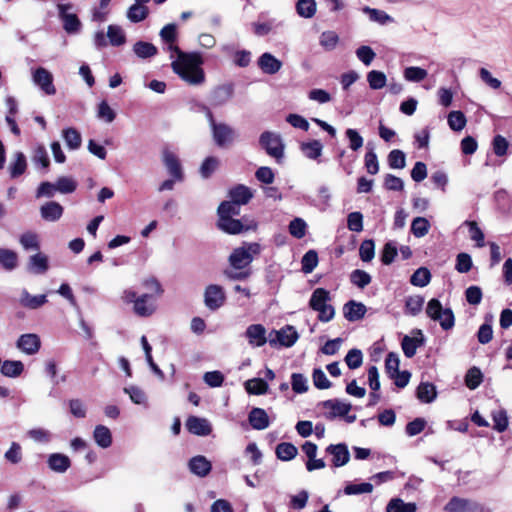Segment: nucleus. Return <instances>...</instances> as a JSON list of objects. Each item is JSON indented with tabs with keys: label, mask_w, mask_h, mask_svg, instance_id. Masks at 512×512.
Masks as SVG:
<instances>
[{
	"label": "nucleus",
	"mask_w": 512,
	"mask_h": 512,
	"mask_svg": "<svg viewBox=\"0 0 512 512\" xmlns=\"http://www.w3.org/2000/svg\"><path fill=\"white\" fill-rule=\"evenodd\" d=\"M165 49L171 53L170 58H174V53L177 58L171 63L172 70L182 80L191 84L199 85L204 82L205 74L200 67L203 64V58L199 52H183L176 42H164Z\"/></svg>",
	"instance_id": "obj_1"
},
{
	"label": "nucleus",
	"mask_w": 512,
	"mask_h": 512,
	"mask_svg": "<svg viewBox=\"0 0 512 512\" xmlns=\"http://www.w3.org/2000/svg\"><path fill=\"white\" fill-rule=\"evenodd\" d=\"M206 116L208 118L212 138L216 146L220 148H228L238 141V131L224 122H216L209 108H206Z\"/></svg>",
	"instance_id": "obj_2"
},
{
	"label": "nucleus",
	"mask_w": 512,
	"mask_h": 512,
	"mask_svg": "<svg viewBox=\"0 0 512 512\" xmlns=\"http://www.w3.org/2000/svg\"><path fill=\"white\" fill-rule=\"evenodd\" d=\"M56 8L63 30L69 35L79 34L82 30V23L76 13L75 5L71 2L57 1Z\"/></svg>",
	"instance_id": "obj_3"
},
{
	"label": "nucleus",
	"mask_w": 512,
	"mask_h": 512,
	"mask_svg": "<svg viewBox=\"0 0 512 512\" xmlns=\"http://www.w3.org/2000/svg\"><path fill=\"white\" fill-rule=\"evenodd\" d=\"M261 252L260 244L256 242H245L241 247L235 248L229 256V263L232 268L242 270L248 267L254 257Z\"/></svg>",
	"instance_id": "obj_4"
},
{
	"label": "nucleus",
	"mask_w": 512,
	"mask_h": 512,
	"mask_svg": "<svg viewBox=\"0 0 512 512\" xmlns=\"http://www.w3.org/2000/svg\"><path fill=\"white\" fill-rule=\"evenodd\" d=\"M426 314L434 321L439 322L444 330L453 328L455 318L450 308H443L438 299H431L426 307Z\"/></svg>",
	"instance_id": "obj_5"
},
{
	"label": "nucleus",
	"mask_w": 512,
	"mask_h": 512,
	"mask_svg": "<svg viewBox=\"0 0 512 512\" xmlns=\"http://www.w3.org/2000/svg\"><path fill=\"white\" fill-rule=\"evenodd\" d=\"M260 146L277 162L284 157V143L278 133L265 131L259 137Z\"/></svg>",
	"instance_id": "obj_6"
},
{
	"label": "nucleus",
	"mask_w": 512,
	"mask_h": 512,
	"mask_svg": "<svg viewBox=\"0 0 512 512\" xmlns=\"http://www.w3.org/2000/svg\"><path fill=\"white\" fill-rule=\"evenodd\" d=\"M225 300L226 294L222 286L217 284H210L205 288L204 303L209 310H218L224 305Z\"/></svg>",
	"instance_id": "obj_7"
},
{
	"label": "nucleus",
	"mask_w": 512,
	"mask_h": 512,
	"mask_svg": "<svg viewBox=\"0 0 512 512\" xmlns=\"http://www.w3.org/2000/svg\"><path fill=\"white\" fill-rule=\"evenodd\" d=\"M217 227L227 234L236 235L252 229L255 225L246 223L244 218L239 220L233 217H218Z\"/></svg>",
	"instance_id": "obj_8"
},
{
	"label": "nucleus",
	"mask_w": 512,
	"mask_h": 512,
	"mask_svg": "<svg viewBox=\"0 0 512 512\" xmlns=\"http://www.w3.org/2000/svg\"><path fill=\"white\" fill-rule=\"evenodd\" d=\"M323 407L325 409L326 418L335 419L338 417H346L347 422H352V417L348 416V413L351 410V405L349 403L333 399L323 402Z\"/></svg>",
	"instance_id": "obj_9"
},
{
	"label": "nucleus",
	"mask_w": 512,
	"mask_h": 512,
	"mask_svg": "<svg viewBox=\"0 0 512 512\" xmlns=\"http://www.w3.org/2000/svg\"><path fill=\"white\" fill-rule=\"evenodd\" d=\"M32 81L46 95H54L56 88L53 84V75L45 68L39 67L32 72Z\"/></svg>",
	"instance_id": "obj_10"
},
{
	"label": "nucleus",
	"mask_w": 512,
	"mask_h": 512,
	"mask_svg": "<svg viewBox=\"0 0 512 512\" xmlns=\"http://www.w3.org/2000/svg\"><path fill=\"white\" fill-rule=\"evenodd\" d=\"M162 161L170 177H173L179 182L184 181L183 168L175 153L165 149L162 153Z\"/></svg>",
	"instance_id": "obj_11"
},
{
	"label": "nucleus",
	"mask_w": 512,
	"mask_h": 512,
	"mask_svg": "<svg viewBox=\"0 0 512 512\" xmlns=\"http://www.w3.org/2000/svg\"><path fill=\"white\" fill-rule=\"evenodd\" d=\"M234 95V86L231 83L215 87L209 96V103L213 107H221L228 103Z\"/></svg>",
	"instance_id": "obj_12"
},
{
	"label": "nucleus",
	"mask_w": 512,
	"mask_h": 512,
	"mask_svg": "<svg viewBox=\"0 0 512 512\" xmlns=\"http://www.w3.org/2000/svg\"><path fill=\"white\" fill-rule=\"evenodd\" d=\"M274 334L275 338L269 339L270 344L275 345L276 343H279L284 347L293 346L299 337L296 329L291 325H286L280 330L274 331Z\"/></svg>",
	"instance_id": "obj_13"
},
{
	"label": "nucleus",
	"mask_w": 512,
	"mask_h": 512,
	"mask_svg": "<svg viewBox=\"0 0 512 512\" xmlns=\"http://www.w3.org/2000/svg\"><path fill=\"white\" fill-rule=\"evenodd\" d=\"M16 347L27 355H34L39 351L41 341L34 333L22 334L16 342Z\"/></svg>",
	"instance_id": "obj_14"
},
{
	"label": "nucleus",
	"mask_w": 512,
	"mask_h": 512,
	"mask_svg": "<svg viewBox=\"0 0 512 512\" xmlns=\"http://www.w3.org/2000/svg\"><path fill=\"white\" fill-rule=\"evenodd\" d=\"M133 311L140 317L151 316L156 311V304L152 294H142L133 305Z\"/></svg>",
	"instance_id": "obj_15"
},
{
	"label": "nucleus",
	"mask_w": 512,
	"mask_h": 512,
	"mask_svg": "<svg viewBox=\"0 0 512 512\" xmlns=\"http://www.w3.org/2000/svg\"><path fill=\"white\" fill-rule=\"evenodd\" d=\"M446 512H481V507L472 501L453 497L444 507Z\"/></svg>",
	"instance_id": "obj_16"
},
{
	"label": "nucleus",
	"mask_w": 512,
	"mask_h": 512,
	"mask_svg": "<svg viewBox=\"0 0 512 512\" xmlns=\"http://www.w3.org/2000/svg\"><path fill=\"white\" fill-rule=\"evenodd\" d=\"M245 337L252 347H262L267 342L266 329L262 324L249 325Z\"/></svg>",
	"instance_id": "obj_17"
},
{
	"label": "nucleus",
	"mask_w": 512,
	"mask_h": 512,
	"mask_svg": "<svg viewBox=\"0 0 512 512\" xmlns=\"http://www.w3.org/2000/svg\"><path fill=\"white\" fill-rule=\"evenodd\" d=\"M187 430L198 436H208L212 432L210 422L205 418L190 416L186 421Z\"/></svg>",
	"instance_id": "obj_18"
},
{
	"label": "nucleus",
	"mask_w": 512,
	"mask_h": 512,
	"mask_svg": "<svg viewBox=\"0 0 512 512\" xmlns=\"http://www.w3.org/2000/svg\"><path fill=\"white\" fill-rule=\"evenodd\" d=\"M261 71L268 75L278 73L282 68V62L269 52L263 53L257 61Z\"/></svg>",
	"instance_id": "obj_19"
},
{
	"label": "nucleus",
	"mask_w": 512,
	"mask_h": 512,
	"mask_svg": "<svg viewBox=\"0 0 512 512\" xmlns=\"http://www.w3.org/2000/svg\"><path fill=\"white\" fill-rule=\"evenodd\" d=\"M47 295H31L26 289H22L19 297V303L22 307L35 310L47 303Z\"/></svg>",
	"instance_id": "obj_20"
},
{
	"label": "nucleus",
	"mask_w": 512,
	"mask_h": 512,
	"mask_svg": "<svg viewBox=\"0 0 512 512\" xmlns=\"http://www.w3.org/2000/svg\"><path fill=\"white\" fill-rule=\"evenodd\" d=\"M27 169V159L23 152L17 151L13 154L8 166V172L12 179L18 178Z\"/></svg>",
	"instance_id": "obj_21"
},
{
	"label": "nucleus",
	"mask_w": 512,
	"mask_h": 512,
	"mask_svg": "<svg viewBox=\"0 0 512 512\" xmlns=\"http://www.w3.org/2000/svg\"><path fill=\"white\" fill-rule=\"evenodd\" d=\"M326 451L332 456V463L336 467L343 466L349 462L350 453L345 444L329 445Z\"/></svg>",
	"instance_id": "obj_22"
},
{
	"label": "nucleus",
	"mask_w": 512,
	"mask_h": 512,
	"mask_svg": "<svg viewBox=\"0 0 512 512\" xmlns=\"http://www.w3.org/2000/svg\"><path fill=\"white\" fill-rule=\"evenodd\" d=\"M48 467L56 473H65L71 467L70 458L62 453H52L47 458Z\"/></svg>",
	"instance_id": "obj_23"
},
{
	"label": "nucleus",
	"mask_w": 512,
	"mask_h": 512,
	"mask_svg": "<svg viewBox=\"0 0 512 512\" xmlns=\"http://www.w3.org/2000/svg\"><path fill=\"white\" fill-rule=\"evenodd\" d=\"M188 467L191 473L197 475L198 477L207 476L212 469L211 462L202 455L192 457L189 460Z\"/></svg>",
	"instance_id": "obj_24"
},
{
	"label": "nucleus",
	"mask_w": 512,
	"mask_h": 512,
	"mask_svg": "<svg viewBox=\"0 0 512 512\" xmlns=\"http://www.w3.org/2000/svg\"><path fill=\"white\" fill-rule=\"evenodd\" d=\"M250 425L255 430H264L269 427V417L262 408H252L248 415Z\"/></svg>",
	"instance_id": "obj_25"
},
{
	"label": "nucleus",
	"mask_w": 512,
	"mask_h": 512,
	"mask_svg": "<svg viewBox=\"0 0 512 512\" xmlns=\"http://www.w3.org/2000/svg\"><path fill=\"white\" fill-rule=\"evenodd\" d=\"M41 217L46 221H57L63 214V207L54 201L45 203L40 208Z\"/></svg>",
	"instance_id": "obj_26"
},
{
	"label": "nucleus",
	"mask_w": 512,
	"mask_h": 512,
	"mask_svg": "<svg viewBox=\"0 0 512 512\" xmlns=\"http://www.w3.org/2000/svg\"><path fill=\"white\" fill-rule=\"evenodd\" d=\"M229 196L231 199L230 201L239 205H245L251 200L253 193L250 188L240 184L230 190Z\"/></svg>",
	"instance_id": "obj_27"
},
{
	"label": "nucleus",
	"mask_w": 512,
	"mask_h": 512,
	"mask_svg": "<svg viewBox=\"0 0 512 512\" xmlns=\"http://www.w3.org/2000/svg\"><path fill=\"white\" fill-rule=\"evenodd\" d=\"M93 439L95 443L103 448H109L112 444V434L108 427L97 425L93 431Z\"/></svg>",
	"instance_id": "obj_28"
},
{
	"label": "nucleus",
	"mask_w": 512,
	"mask_h": 512,
	"mask_svg": "<svg viewBox=\"0 0 512 512\" xmlns=\"http://www.w3.org/2000/svg\"><path fill=\"white\" fill-rule=\"evenodd\" d=\"M144 1H136L131 5L127 11V18L132 23H139L145 20L148 16L149 10L146 6L142 5Z\"/></svg>",
	"instance_id": "obj_29"
},
{
	"label": "nucleus",
	"mask_w": 512,
	"mask_h": 512,
	"mask_svg": "<svg viewBox=\"0 0 512 512\" xmlns=\"http://www.w3.org/2000/svg\"><path fill=\"white\" fill-rule=\"evenodd\" d=\"M48 267V258L42 253H36L29 258L28 269L34 274H43Z\"/></svg>",
	"instance_id": "obj_30"
},
{
	"label": "nucleus",
	"mask_w": 512,
	"mask_h": 512,
	"mask_svg": "<svg viewBox=\"0 0 512 512\" xmlns=\"http://www.w3.org/2000/svg\"><path fill=\"white\" fill-rule=\"evenodd\" d=\"M133 52L140 59H148L154 57L157 54L158 49L150 42L137 41L133 45Z\"/></svg>",
	"instance_id": "obj_31"
},
{
	"label": "nucleus",
	"mask_w": 512,
	"mask_h": 512,
	"mask_svg": "<svg viewBox=\"0 0 512 512\" xmlns=\"http://www.w3.org/2000/svg\"><path fill=\"white\" fill-rule=\"evenodd\" d=\"M283 25V22L276 19H269L266 22H255L252 24L253 31L257 36L263 37L269 33L276 31Z\"/></svg>",
	"instance_id": "obj_32"
},
{
	"label": "nucleus",
	"mask_w": 512,
	"mask_h": 512,
	"mask_svg": "<svg viewBox=\"0 0 512 512\" xmlns=\"http://www.w3.org/2000/svg\"><path fill=\"white\" fill-rule=\"evenodd\" d=\"M24 371V364L19 360H5L1 365V373L10 378H16Z\"/></svg>",
	"instance_id": "obj_33"
},
{
	"label": "nucleus",
	"mask_w": 512,
	"mask_h": 512,
	"mask_svg": "<svg viewBox=\"0 0 512 512\" xmlns=\"http://www.w3.org/2000/svg\"><path fill=\"white\" fill-rule=\"evenodd\" d=\"M275 453L281 461H290L298 454L297 447L289 442H282L276 446Z\"/></svg>",
	"instance_id": "obj_34"
},
{
	"label": "nucleus",
	"mask_w": 512,
	"mask_h": 512,
	"mask_svg": "<svg viewBox=\"0 0 512 512\" xmlns=\"http://www.w3.org/2000/svg\"><path fill=\"white\" fill-rule=\"evenodd\" d=\"M417 505L413 502H404L401 498H392L387 506L386 512H416Z\"/></svg>",
	"instance_id": "obj_35"
},
{
	"label": "nucleus",
	"mask_w": 512,
	"mask_h": 512,
	"mask_svg": "<svg viewBox=\"0 0 512 512\" xmlns=\"http://www.w3.org/2000/svg\"><path fill=\"white\" fill-rule=\"evenodd\" d=\"M421 338L405 336L402 339V350L406 357L411 358L416 354L417 348L423 344L421 331L418 332Z\"/></svg>",
	"instance_id": "obj_36"
},
{
	"label": "nucleus",
	"mask_w": 512,
	"mask_h": 512,
	"mask_svg": "<svg viewBox=\"0 0 512 512\" xmlns=\"http://www.w3.org/2000/svg\"><path fill=\"white\" fill-rule=\"evenodd\" d=\"M300 149L307 158L316 160L322 154L323 145L318 140H312L301 143Z\"/></svg>",
	"instance_id": "obj_37"
},
{
	"label": "nucleus",
	"mask_w": 512,
	"mask_h": 512,
	"mask_svg": "<svg viewBox=\"0 0 512 512\" xmlns=\"http://www.w3.org/2000/svg\"><path fill=\"white\" fill-rule=\"evenodd\" d=\"M362 11L366 15H368L370 21L378 23L380 25H386L394 21V19L383 10L370 8L366 6L362 8Z\"/></svg>",
	"instance_id": "obj_38"
},
{
	"label": "nucleus",
	"mask_w": 512,
	"mask_h": 512,
	"mask_svg": "<svg viewBox=\"0 0 512 512\" xmlns=\"http://www.w3.org/2000/svg\"><path fill=\"white\" fill-rule=\"evenodd\" d=\"M437 396L436 388L432 383L422 382L417 388V398L423 403H431Z\"/></svg>",
	"instance_id": "obj_39"
},
{
	"label": "nucleus",
	"mask_w": 512,
	"mask_h": 512,
	"mask_svg": "<svg viewBox=\"0 0 512 512\" xmlns=\"http://www.w3.org/2000/svg\"><path fill=\"white\" fill-rule=\"evenodd\" d=\"M18 256L13 250L0 248V265L7 271H12L17 267Z\"/></svg>",
	"instance_id": "obj_40"
},
{
	"label": "nucleus",
	"mask_w": 512,
	"mask_h": 512,
	"mask_svg": "<svg viewBox=\"0 0 512 512\" xmlns=\"http://www.w3.org/2000/svg\"><path fill=\"white\" fill-rule=\"evenodd\" d=\"M107 38L112 46H121L126 42V35L122 27L118 25H109L107 28Z\"/></svg>",
	"instance_id": "obj_41"
},
{
	"label": "nucleus",
	"mask_w": 512,
	"mask_h": 512,
	"mask_svg": "<svg viewBox=\"0 0 512 512\" xmlns=\"http://www.w3.org/2000/svg\"><path fill=\"white\" fill-rule=\"evenodd\" d=\"M246 391L253 395H263L268 391V384L261 378L249 379L244 384Z\"/></svg>",
	"instance_id": "obj_42"
},
{
	"label": "nucleus",
	"mask_w": 512,
	"mask_h": 512,
	"mask_svg": "<svg viewBox=\"0 0 512 512\" xmlns=\"http://www.w3.org/2000/svg\"><path fill=\"white\" fill-rule=\"evenodd\" d=\"M296 12L302 18H312L316 13L315 0H298L296 2Z\"/></svg>",
	"instance_id": "obj_43"
},
{
	"label": "nucleus",
	"mask_w": 512,
	"mask_h": 512,
	"mask_svg": "<svg viewBox=\"0 0 512 512\" xmlns=\"http://www.w3.org/2000/svg\"><path fill=\"white\" fill-rule=\"evenodd\" d=\"M424 298L420 295L410 296L405 302V313L416 316L422 311Z\"/></svg>",
	"instance_id": "obj_44"
},
{
	"label": "nucleus",
	"mask_w": 512,
	"mask_h": 512,
	"mask_svg": "<svg viewBox=\"0 0 512 512\" xmlns=\"http://www.w3.org/2000/svg\"><path fill=\"white\" fill-rule=\"evenodd\" d=\"M448 125L453 131H461L465 128L467 120L463 112L451 111L447 117Z\"/></svg>",
	"instance_id": "obj_45"
},
{
	"label": "nucleus",
	"mask_w": 512,
	"mask_h": 512,
	"mask_svg": "<svg viewBox=\"0 0 512 512\" xmlns=\"http://www.w3.org/2000/svg\"><path fill=\"white\" fill-rule=\"evenodd\" d=\"M19 242L26 251L39 250L40 248L38 235L31 231L23 233L19 238Z\"/></svg>",
	"instance_id": "obj_46"
},
{
	"label": "nucleus",
	"mask_w": 512,
	"mask_h": 512,
	"mask_svg": "<svg viewBox=\"0 0 512 512\" xmlns=\"http://www.w3.org/2000/svg\"><path fill=\"white\" fill-rule=\"evenodd\" d=\"M431 280L430 271L425 267L418 268L411 276L410 282L417 287H425Z\"/></svg>",
	"instance_id": "obj_47"
},
{
	"label": "nucleus",
	"mask_w": 512,
	"mask_h": 512,
	"mask_svg": "<svg viewBox=\"0 0 512 512\" xmlns=\"http://www.w3.org/2000/svg\"><path fill=\"white\" fill-rule=\"evenodd\" d=\"M367 82L371 89L379 90L386 85L387 78L383 72L378 70H371L367 74Z\"/></svg>",
	"instance_id": "obj_48"
},
{
	"label": "nucleus",
	"mask_w": 512,
	"mask_h": 512,
	"mask_svg": "<svg viewBox=\"0 0 512 512\" xmlns=\"http://www.w3.org/2000/svg\"><path fill=\"white\" fill-rule=\"evenodd\" d=\"M329 300V292L324 288H317L312 293L309 304L313 310H316L326 304Z\"/></svg>",
	"instance_id": "obj_49"
},
{
	"label": "nucleus",
	"mask_w": 512,
	"mask_h": 512,
	"mask_svg": "<svg viewBox=\"0 0 512 512\" xmlns=\"http://www.w3.org/2000/svg\"><path fill=\"white\" fill-rule=\"evenodd\" d=\"M427 75V70L417 66L407 67L403 72L405 80L409 82H421L427 77Z\"/></svg>",
	"instance_id": "obj_50"
},
{
	"label": "nucleus",
	"mask_w": 512,
	"mask_h": 512,
	"mask_svg": "<svg viewBox=\"0 0 512 512\" xmlns=\"http://www.w3.org/2000/svg\"><path fill=\"white\" fill-rule=\"evenodd\" d=\"M63 138L65 140L66 145L71 150H76L81 146V135L74 128H67L63 130Z\"/></svg>",
	"instance_id": "obj_51"
},
{
	"label": "nucleus",
	"mask_w": 512,
	"mask_h": 512,
	"mask_svg": "<svg viewBox=\"0 0 512 512\" xmlns=\"http://www.w3.org/2000/svg\"><path fill=\"white\" fill-rule=\"evenodd\" d=\"M318 264V254L315 250L307 251L301 260V269L305 274L311 273Z\"/></svg>",
	"instance_id": "obj_52"
},
{
	"label": "nucleus",
	"mask_w": 512,
	"mask_h": 512,
	"mask_svg": "<svg viewBox=\"0 0 512 512\" xmlns=\"http://www.w3.org/2000/svg\"><path fill=\"white\" fill-rule=\"evenodd\" d=\"M240 206L241 205L232 201H224L218 207V217L238 216L240 214Z\"/></svg>",
	"instance_id": "obj_53"
},
{
	"label": "nucleus",
	"mask_w": 512,
	"mask_h": 512,
	"mask_svg": "<svg viewBox=\"0 0 512 512\" xmlns=\"http://www.w3.org/2000/svg\"><path fill=\"white\" fill-rule=\"evenodd\" d=\"M464 225L468 227L469 237L471 240L476 242L477 247H483L485 245L484 242V233L478 226L475 221H465Z\"/></svg>",
	"instance_id": "obj_54"
},
{
	"label": "nucleus",
	"mask_w": 512,
	"mask_h": 512,
	"mask_svg": "<svg viewBox=\"0 0 512 512\" xmlns=\"http://www.w3.org/2000/svg\"><path fill=\"white\" fill-rule=\"evenodd\" d=\"M482 380L483 375L479 368L472 367L467 371L465 376V384L469 389H476L481 384Z\"/></svg>",
	"instance_id": "obj_55"
},
{
	"label": "nucleus",
	"mask_w": 512,
	"mask_h": 512,
	"mask_svg": "<svg viewBox=\"0 0 512 512\" xmlns=\"http://www.w3.org/2000/svg\"><path fill=\"white\" fill-rule=\"evenodd\" d=\"M388 164L392 169H403L406 165L405 153L401 150L394 149L388 154Z\"/></svg>",
	"instance_id": "obj_56"
},
{
	"label": "nucleus",
	"mask_w": 512,
	"mask_h": 512,
	"mask_svg": "<svg viewBox=\"0 0 512 512\" xmlns=\"http://www.w3.org/2000/svg\"><path fill=\"white\" fill-rule=\"evenodd\" d=\"M124 392L129 395L131 401L138 405H146L147 396L145 392L138 386H128L124 388Z\"/></svg>",
	"instance_id": "obj_57"
},
{
	"label": "nucleus",
	"mask_w": 512,
	"mask_h": 512,
	"mask_svg": "<svg viewBox=\"0 0 512 512\" xmlns=\"http://www.w3.org/2000/svg\"><path fill=\"white\" fill-rule=\"evenodd\" d=\"M430 228L429 221L424 217H417L413 220L411 225V231L415 237L425 236Z\"/></svg>",
	"instance_id": "obj_58"
},
{
	"label": "nucleus",
	"mask_w": 512,
	"mask_h": 512,
	"mask_svg": "<svg viewBox=\"0 0 512 512\" xmlns=\"http://www.w3.org/2000/svg\"><path fill=\"white\" fill-rule=\"evenodd\" d=\"M306 230L307 224L302 218H294L289 224V233L297 239L303 238Z\"/></svg>",
	"instance_id": "obj_59"
},
{
	"label": "nucleus",
	"mask_w": 512,
	"mask_h": 512,
	"mask_svg": "<svg viewBox=\"0 0 512 512\" xmlns=\"http://www.w3.org/2000/svg\"><path fill=\"white\" fill-rule=\"evenodd\" d=\"M97 117L106 123H111L116 118L115 111L103 100L98 104Z\"/></svg>",
	"instance_id": "obj_60"
},
{
	"label": "nucleus",
	"mask_w": 512,
	"mask_h": 512,
	"mask_svg": "<svg viewBox=\"0 0 512 512\" xmlns=\"http://www.w3.org/2000/svg\"><path fill=\"white\" fill-rule=\"evenodd\" d=\"M219 160L218 158L214 156L207 157L201 167H200V174L204 179L209 178L218 168Z\"/></svg>",
	"instance_id": "obj_61"
},
{
	"label": "nucleus",
	"mask_w": 512,
	"mask_h": 512,
	"mask_svg": "<svg viewBox=\"0 0 512 512\" xmlns=\"http://www.w3.org/2000/svg\"><path fill=\"white\" fill-rule=\"evenodd\" d=\"M292 390L297 394L305 393L308 390V380L301 373H293L291 375Z\"/></svg>",
	"instance_id": "obj_62"
},
{
	"label": "nucleus",
	"mask_w": 512,
	"mask_h": 512,
	"mask_svg": "<svg viewBox=\"0 0 512 512\" xmlns=\"http://www.w3.org/2000/svg\"><path fill=\"white\" fill-rule=\"evenodd\" d=\"M360 259L364 262H370L375 256V244L373 240H365L359 248Z\"/></svg>",
	"instance_id": "obj_63"
},
{
	"label": "nucleus",
	"mask_w": 512,
	"mask_h": 512,
	"mask_svg": "<svg viewBox=\"0 0 512 512\" xmlns=\"http://www.w3.org/2000/svg\"><path fill=\"white\" fill-rule=\"evenodd\" d=\"M356 56L365 66H370L376 57V53L371 47L362 45L357 48Z\"/></svg>",
	"instance_id": "obj_64"
}]
</instances>
